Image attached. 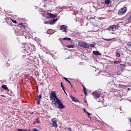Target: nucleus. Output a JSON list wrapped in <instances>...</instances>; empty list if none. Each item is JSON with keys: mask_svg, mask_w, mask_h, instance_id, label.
Returning a JSON list of instances; mask_svg holds the SVG:
<instances>
[{"mask_svg": "<svg viewBox=\"0 0 131 131\" xmlns=\"http://www.w3.org/2000/svg\"><path fill=\"white\" fill-rule=\"evenodd\" d=\"M50 99L51 101H52V104L56 105V101L59 99L57 97V94L55 91H52L50 94Z\"/></svg>", "mask_w": 131, "mask_h": 131, "instance_id": "obj_1", "label": "nucleus"}, {"mask_svg": "<svg viewBox=\"0 0 131 131\" xmlns=\"http://www.w3.org/2000/svg\"><path fill=\"white\" fill-rule=\"evenodd\" d=\"M55 106H57V108H59V109H64V108H65V105L63 104V103L62 102V101H61V100L58 99L55 101Z\"/></svg>", "mask_w": 131, "mask_h": 131, "instance_id": "obj_2", "label": "nucleus"}, {"mask_svg": "<svg viewBox=\"0 0 131 131\" xmlns=\"http://www.w3.org/2000/svg\"><path fill=\"white\" fill-rule=\"evenodd\" d=\"M78 46H79V47L84 48V49H89V48H90V45H89V43L85 42H83L82 41H80L79 42H78Z\"/></svg>", "mask_w": 131, "mask_h": 131, "instance_id": "obj_3", "label": "nucleus"}, {"mask_svg": "<svg viewBox=\"0 0 131 131\" xmlns=\"http://www.w3.org/2000/svg\"><path fill=\"white\" fill-rule=\"evenodd\" d=\"M126 11H127V7H124L121 8L118 11V15H119L120 16L124 15V14L126 13Z\"/></svg>", "mask_w": 131, "mask_h": 131, "instance_id": "obj_4", "label": "nucleus"}, {"mask_svg": "<svg viewBox=\"0 0 131 131\" xmlns=\"http://www.w3.org/2000/svg\"><path fill=\"white\" fill-rule=\"evenodd\" d=\"M92 95L95 97V99H98V98H100V97H101L102 93L99 91H96L92 93Z\"/></svg>", "mask_w": 131, "mask_h": 131, "instance_id": "obj_5", "label": "nucleus"}, {"mask_svg": "<svg viewBox=\"0 0 131 131\" xmlns=\"http://www.w3.org/2000/svg\"><path fill=\"white\" fill-rule=\"evenodd\" d=\"M42 97V95L41 94H40L36 98H35V100H37V105H39L40 104V100H41V98Z\"/></svg>", "mask_w": 131, "mask_h": 131, "instance_id": "obj_6", "label": "nucleus"}, {"mask_svg": "<svg viewBox=\"0 0 131 131\" xmlns=\"http://www.w3.org/2000/svg\"><path fill=\"white\" fill-rule=\"evenodd\" d=\"M57 21L56 19H53L52 20H49V21H45V24H55V23Z\"/></svg>", "mask_w": 131, "mask_h": 131, "instance_id": "obj_7", "label": "nucleus"}, {"mask_svg": "<svg viewBox=\"0 0 131 131\" xmlns=\"http://www.w3.org/2000/svg\"><path fill=\"white\" fill-rule=\"evenodd\" d=\"M1 52L2 54H4V56H6V55H8V54L9 53V52H8V48H7L2 49Z\"/></svg>", "mask_w": 131, "mask_h": 131, "instance_id": "obj_8", "label": "nucleus"}, {"mask_svg": "<svg viewBox=\"0 0 131 131\" xmlns=\"http://www.w3.org/2000/svg\"><path fill=\"white\" fill-rule=\"evenodd\" d=\"M60 30H62L63 32H67V26L62 25L60 26Z\"/></svg>", "mask_w": 131, "mask_h": 131, "instance_id": "obj_9", "label": "nucleus"}, {"mask_svg": "<svg viewBox=\"0 0 131 131\" xmlns=\"http://www.w3.org/2000/svg\"><path fill=\"white\" fill-rule=\"evenodd\" d=\"M18 27L20 28L21 29H23V30H24L26 27V26L25 25V24L19 23Z\"/></svg>", "mask_w": 131, "mask_h": 131, "instance_id": "obj_10", "label": "nucleus"}, {"mask_svg": "<svg viewBox=\"0 0 131 131\" xmlns=\"http://www.w3.org/2000/svg\"><path fill=\"white\" fill-rule=\"evenodd\" d=\"M106 30H108V31H114V30H115L114 29V25L110 26V27L106 29Z\"/></svg>", "mask_w": 131, "mask_h": 131, "instance_id": "obj_11", "label": "nucleus"}, {"mask_svg": "<svg viewBox=\"0 0 131 131\" xmlns=\"http://www.w3.org/2000/svg\"><path fill=\"white\" fill-rule=\"evenodd\" d=\"M48 14L49 15L50 18H56V17H57L58 16V14H57V13L52 14L51 13H48Z\"/></svg>", "mask_w": 131, "mask_h": 131, "instance_id": "obj_12", "label": "nucleus"}, {"mask_svg": "<svg viewBox=\"0 0 131 131\" xmlns=\"http://www.w3.org/2000/svg\"><path fill=\"white\" fill-rule=\"evenodd\" d=\"M36 123H38V124H39V123H40V118L39 117H37L35 121H34L33 122V124H35Z\"/></svg>", "mask_w": 131, "mask_h": 131, "instance_id": "obj_13", "label": "nucleus"}, {"mask_svg": "<svg viewBox=\"0 0 131 131\" xmlns=\"http://www.w3.org/2000/svg\"><path fill=\"white\" fill-rule=\"evenodd\" d=\"M83 112L85 113H86V114L88 115V117H89V118H91V117H90V115H92L91 114L89 113L88 111H86V110L85 108H83Z\"/></svg>", "mask_w": 131, "mask_h": 131, "instance_id": "obj_14", "label": "nucleus"}, {"mask_svg": "<svg viewBox=\"0 0 131 131\" xmlns=\"http://www.w3.org/2000/svg\"><path fill=\"white\" fill-rule=\"evenodd\" d=\"M52 127H55V128H57L58 127V125L57 124V122L51 123Z\"/></svg>", "mask_w": 131, "mask_h": 131, "instance_id": "obj_15", "label": "nucleus"}, {"mask_svg": "<svg viewBox=\"0 0 131 131\" xmlns=\"http://www.w3.org/2000/svg\"><path fill=\"white\" fill-rule=\"evenodd\" d=\"M104 4L105 5H110V4H111L112 2L110 0H104Z\"/></svg>", "mask_w": 131, "mask_h": 131, "instance_id": "obj_16", "label": "nucleus"}, {"mask_svg": "<svg viewBox=\"0 0 131 131\" xmlns=\"http://www.w3.org/2000/svg\"><path fill=\"white\" fill-rule=\"evenodd\" d=\"M1 88L4 89V90H5V91H9V88L7 86V85H3L1 86Z\"/></svg>", "mask_w": 131, "mask_h": 131, "instance_id": "obj_17", "label": "nucleus"}, {"mask_svg": "<svg viewBox=\"0 0 131 131\" xmlns=\"http://www.w3.org/2000/svg\"><path fill=\"white\" fill-rule=\"evenodd\" d=\"M51 121L52 123L58 122V121L57 120V119L56 118H52L51 119Z\"/></svg>", "mask_w": 131, "mask_h": 131, "instance_id": "obj_18", "label": "nucleus"}, {"mask_svg": "<svg viewBox=\"0 0 131 131\" xmlns=\"http://www.w3.org/2000/svg\"><path fill=\"white\" fill-rule=\"evenodd\" d=\"M115 53L117 57L120 58V54L119 53V51L118 50H117Z\"/></svg>", "mask_w": 131, "mask_h": 131, "instance_id": "obj_19", "label": "nucleus"}, {"mask_svg": "<svg viewBox=\"0 0 131 131\" xmlns=\"http://www.w3.org/2000/svg\"><path fill=\"white\" fill-rule=\"evenodd\" d=\"M70 98L73 102H76V98L72 95H70Z\"/></svg>", "mask_w": 131, "mask_h": 131, "instance_id": "obj_20", "label": "nucleus"}, {"mask_svg": "<svg viewBox=\"0 0 131 131\" xmlns=\"http://www.w3.org/2000/svg\"><path fill=\"white\" fill-rule=\"evenodd\" d=\"M114 27L115 29V30H116L117 29H118L120 26H119V25H114Z\"/></svg>", "mask_w": 131, "mask_h": 131, "instance_id": "obj_21", "label": "nucleus"}, {"mask_svg": "<svg viewBox=\"0 0 131 131\" xmlns=\"http://www.w3.org/2000/svg\"><path fill=\"white\" fill-rule=\"evenodd\" d=\"M63 79H64V80H66V81L69 82V83H70V85H71V86H72V85H71V82H70V81H69V80H68V79H67V78L63 77Z\"/></svg>", "mask_w": 131, "mask_h": 131, "instance_id": "obj_22", "label": "nucleus"}, {"mask_svg": "<svg viewBox=\"0 0 131 131\" xmlns=\"http://www.w3.org/2000/svg\"><path fill=\"white\" fill-rule=\"evenodd\" d=\"M93 54H94V55H96V56H98V55H100L99 54L100 53L99 51H93Z\"/></svg>", "mask_w": 131, "mask_h": 131, "instance_id": "obj_23", "label": "nucleus"}, {"mask_svg": "<svg viewBox=\"0 0 131 131\" xmlns=\"http://www.w3.org/2000/svg\"><path fill=\"white\" fill-rule=\"evenodd\" d=\"M63 40H71V38L66 37L62 38Z\"/></svg>", "mask_w": 131, "mask_h": 131, "instance_id": "obj_24", "label": "nucleus"}, {"mask_svg": "<svg viewBox=\"0 0 131 131\" xmlns=\"http://www.w3.org/2000/svg\"><path fill=\"white\" fill-rule=\"evenodd\" d=\"M74 46L73 45H68L67 46V48H68V49H70V48H72V49H73Z\"/></svg>", "mask_w": 131, "mask_h": 131, "instance_id": "obj_25", "label": "nucleus"}, {"mask_svg": "<svg viewBox=\"0 0 131 131\" xmlns=\"http://www.w3.org/2000/svg\"><path fill=\"white\" fill-rule=\"evenodd\" d=\"M83 92H84V93L85 94V95L86 96H87L88 93H86V88H85V87H84Z\"/></svg>", "mask_w": 131, "mask_h": 131, "instance_id": "obj_26", "label": "nucleus"}, {"mask_svg": "<svg viewBox=\"0 0 131 131\" xmlns=\"http://www.w3.org/2000/svg\"><path fill=\"white\" fill-rule=\"evenodd\" d=\"M60 86L61 87L62 90L63 91H64V90L65 89H64V86L63 85V82H62L60 83Z\"/></svg>", "mask_w": 131, "mask_h": 131, "instance_id": "obj_27", "label": "nucleus"}, {"mask_svg": "<svg viewBox=\"0 0 131 131\" xmlns=\"http://www.w3.org/2000/svg\"><path fill=\"white\" fill-rule=\"evenodd\" d=\"M104 40H106V41H111L112 40V39H106L105 38H102Z\"/></svg>", "mask_w": 131, "mask_h": 131, "instance_id": "obj_28", "label": "nucleus"}, {"mask_svg": "<svg viewBox=\"0 0 131 131\" xmlns=\"http://www.w3.org/2000/svg\"><path fill=\"white\" fill-rule=\"evenodd\" d=\"M114 63L115 65H116L117 64H120V61H114Z\"/></svg>", "mask_w": 131, "mask_h": 131, "instance_id": "obj_29", "label": "nucleus"}, {"mask_svg": "<svg viewBox=\"0 0 131 131\" xmlns=\"http://www.w3.org/2000/svg\"><path fill=\"white\" fill-rule=\"evenodd\" d=\"M12 22H13V23H14L15 24H18V23L17 22V21L16 20H14V19H11Z\"/></svg>", "mask_w": 131, "mask_h": 131, "instance_id": "obj_30", "label": "nucleus"}, {"mask_svg": "<svg viewBox=\"0 0 131 131\" xmlns=\"http://www.w3.org/2000/svg\"><path fill=\"white\" fill-rule=\"evenodd\" d=\"M126 45L128 46V47H129L130 49H131V42H130L127 43Z\"/></svg>", "mask_w": 131, "mask_h": 131, "instance_id": "obj_31", "label": "nucleus"}, {"mask_svg": "<svg viewBox=\"0 0 131 131\" xmlns=\"http://www.w3.org/2000/svg\"><path fill=\"white\" fill-rule=\"evenodd\" d=\"M90 23L92 24H94V23H95V21L93 20H92L90 19Z\"/></svg>", "mask_w": 131, "mask_h": 131, "instance_id": "obj_32", "label": "nucleus"}, {"mask_svg": "<svg viewBox=\"0 0 131 131\" xmlns=\"http://www.w3.org/2000/svg\"><path fill=\"white\" fill-rule=\"evenodd\" d=\"M31 131H39V130L36 129V128H33L32 130H31Z\"/></svg>", "mask_w": 131, "mask_h": 131, "instance_id": "obj_33", "label": "nucleus"}, {"mask_svg": "<svg viewBox=\"0 0 131 131\" xmlns=\"http://www.w3.org/2000/svg\"><path fill=\"white\" fill-rule=\"evenodd\" d=\"M90 46H91V48H94V47H95V45H94V44H91V45H90Z\"/></svg>", "mask_w": 131, "mask_h": 131, "instance_id": "obj_34", "label": "nucleus"}, {"mask_svg": "<svg viewBox=\"0 0 131 131\" xmlns=\"http://www.w3.org/2000/svg\"><path fill=\"white\" fill-rule=\"evenodd\" d=\"M68 130L69 131H72V130L71 129V128H68Z\"/></svg>", "mask_w": 131, "mask_h": 131, "instance_id": "obj_35", "label": "nucleus"}, {"mask_svg": "<svg viewBox=\"0 0 131 131\" xmlns=\"http://www.w3.org/2000/svg\"><path fill=\"white\" fill-rule=\"evenodd\" d=\"M59 40H60V41H62V38H59Z\"/></svg>", "mask_w": 131, "mask_h": 131, "instance_id": "obj_36", "label": "nucleus"}, {"mask_svg": "<svg viewBox=\"0 0 131 131\" xmlns=\"http://www.w3.org/2000/svg\"><path fill=\"white\" fill-rule=\"evenodd\" d=\"M82 86L83 88V89H84V88H85V87L84 86V85H83V84H82Z\"/></svg>", "mask_w": 131, "mask_h": 131, "instance_id": "obj_37", "label": "nucleus"}, {"mask_svg": "<svg viewBox=\"0 0 131 131\" xmlns=\"http://www.w3.org/2000/svg\"><path fill=\"white\" fill-rule=\"evenodd\" d=\"M63 91L65 93V94H66V91H65V89H64V90H63Z\"/></svg>", "mask_w": 131, "mask_h": 131, "instance_id": "obj_38", "label": "nucleus"}, {"mask_svg": "<svg viewBox=\"0 0 131 131\" xmlns=\"http://www.w3.org/2000/svg\"><path fill=\"white\" fill-rule=\"evenodd\" d=\"M30 114H31V115L33 114V113H32V112H30Z\"/></svg>", "mask_w": 131, "mask_h": 131, "instance_id": "obj_39", "label": "nucleus"}, {"mask_svg": "<svg viewBox=\"0 0 131 131\" xmlns=\"http://www.w3.org/2000/svg\"><path fill=\"white\" fill-rule=\"evenodd\" d=\"M129 121H130V122H131V119H129Z\"/></svg>", "mask_w": 131, "mask_h": 131, "instance_id": "obj_40", "label": "nucleus"}, {"mask_svg": "<svg viewBox=\"0 0 131 131\" xmlns=\"http://www.w3.org/2000/svg\"><path fill=\"white\" fill-rule=\"evenodd\" d=\"M2 97H5V96H4V95H1Z\"/></svg>", "mask_w": 131, "mask_h": 131, "instance_id": "obj_41", "label": "nucleus"}, {"mask_svg": "<svg viewBox=\"0 0 131 131\" xmlns=\"http://www.w3.org/2000/svg\"><path fill=\"white\" fill-rule=\"evenodd\" d=\"M103 100H104V98L102 97V101H103Z\"/></svg>", "mask_w": 131, "mask_h": 131, "instance_id": "obj_42", "label": "nucleus"}, {"mask_svg": "<svg viewBox=\"0 0 131 131\" xmlns=\"http://www.w3.org/2000/svg\"><path fill=\"white\" fill-rule=\"evenodd\" d=\"M10 25H11V26H12V23L10 24Z\"/></svg>", "mask_w": 131, "mask_h": 131, "instance_id": "obj_43", "label": "nucleus"}, {"mask_svg": "<svg viewBox=\"0 0 131 131\" xmlns=\"http://www.w3.org/2000/svg\"><path fill=\"white\" fill-rule=\"evenodd\" d=\"M7 23H9V21H7Z\"/></svg>", "mask_w": 131, "mask_h": 131, "instance_id": "obj_44", "label": "nucleus"}]
</instances>
